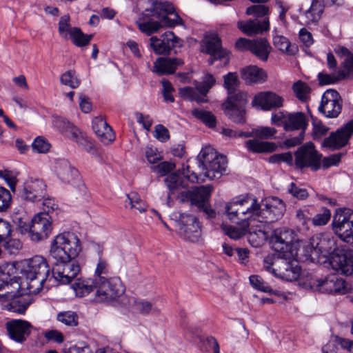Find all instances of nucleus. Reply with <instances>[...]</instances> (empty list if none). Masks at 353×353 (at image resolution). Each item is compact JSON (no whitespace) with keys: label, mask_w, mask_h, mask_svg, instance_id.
Masks as SVG:
<instances>
[{"label":"nucleus","mask_w":353,"mask_h":353,"mask_svg":"<svg viewBox=\"0 0 353 353\" xmlns=\"http://www.w3.org/2000/svg\"><path fill=\"white\" fill-rule=\"evenodd\" d=\"M146 14L151 15L159 19V22L165 28H174L183 26V21L176 12L173 4L168 1H152L151 6L145 10Z\"/></svg>","instance_id":"obj_7"},{"label":"nucleus","mask_w":353,"mask_h":353,"mask_svg":"<svg viewBox=\"0 0 353 353\" xmlns=\"http://www.w3.org/2000/svg\"><path fill=\"white\" fill-rule=\"evenodd\" d=\"M56 262L52 268V276L62 284H68L74 279L80 272V266L74 259L59 260L54 259Z\"/></svg>","instance_id":"obj_12"},{"label":"nucleus","mask_w":353,"mask_h":353,"mask_svg":"<svg viewBox=\"0 0 353 353\" xmlns=\"http://www.w3.org/2000/svg\"><path fill=\"white\" fill-rule=\"evenodd\" d=\"M136 23L139 30L147 35H151L157 32L161 28H165L161 22L154 20H149L144 22L137 21Z\"/></svg>","instance_id":"obj_47"},{"label":"nucleus","mask_w":353,"mask_h":353,"mask_svg":"<svg viewBox=\"0 0 353 353\" xmlns=\"http://www.w3.org/2000/svg\"><path fill=\"white\" fill-rule=\"evenodd\" d=\"M179 235L184 239L196 242L201 236V225L197 219L188 214H181L178 221Z\"/></svg>","instance_id":"obj_18"},{"label":"nucleus","mask_w":353,"mask_h":353,"mask_svg":"<svg viewBox=\"0 0 353 353\" xmlns=\"http://www.w3.org/2000/svg\"><path fill=\"white\" fill-rule=\"evenodd\" d=\"M2 292H0V303H3L5 301L10 299V298L18 294L20 289V284L18 281H12L9 278L5 283V285L2 288Z\"/></svg>","instance_id":"obj_39"},{"label":"nucleus","mask_w":353,"mask_h":353,"mask_svg":"<svg viewBox=\"0 0 353 353\" xmlns=\"http://www.w3.org/2000/svg\"><path fill=\"white\" fill-rule=\"evenodd\" d=\"M243 202L250 201L254 205L256 214L253 216V221H257L261 223L275 222L284 214L285 212V205L284 202L278 197L267 198L264 203L260 204L258 199L253 196H242Z\"/></svg>","instance_id":"obj_3"},{"label":"nucleus","mask_w":353,"mask_h":353,"mask_svg":"<svg viewBox=\"0 0 353 353\" xmlns=\"http://www.w3.org/2000/svg\"><path fill=\"white\" fill-rule=\"evenodd\" d=\"M332 226L334 232L343 241H353V210L350 208L337 210Z\"/></svg>","instance_id":"obj_10"},{"label":"nucleus","mask_w":353,"mask_h":353,"mask_svg":"<svg viewBox=\"0 0 353 353\" xmlns=\"http://www.w3.org/2000/svg\"><path fill=\"white\" fill-rule=\"evenodd\" d=\"M237 27L244 34L252 37L256 34H262L270 30L269 17H265L263 20L250 19L244 22L239 21L237 22Z\"/></svg>","instance_id":"obj_27"},{"label":"nucleus","mask_w":353,"mask_h":353,"mask_svg":"<svg viewBox=\"0 0 353 353\" xmlns=\"http://www.w3.org/2000/svg\"><path fill=\"white\" fill-rule=\"evenodd\" d=\"M92 129L104 144H108L114 140L112 128L101 117H95L92 120Z\"/></svg>","instance_id":"obj_31"},{"label":"nucleus","mask_w":353,"mask_h":353,"mask_svg":"<svg viewBox=\"0 0 353 353\" xmlns=\"http://www.w3.org/2000/svg\"><path fill=\"white\" fill-rule=\"evenodd\" d=\"M296 256L297 253L291 252L268 255L263 259V268L281 279L296 281L301 275V268Z\"/></svg>","instance_id":"obj_2"},{"label":"nucleus","mask_w":353,"mask_h":353,"mask_svg":"<svg viewBox=\"0 0 353 353\" xmlns=\"http://www.w3.org/2000/svg\"><path fill=\"white\" fill-rule=\"evenodd\" d=\"M295 234L292 230L287 228L275 229L270 237V244L275 254L291 252L296 253L293 249Z\"/></svg>","instance_id":"obj_13"},{"label":"nucleus","mask_w":353,"mask_h":353,"mask_svg":"<svg viewBox=\"0 0 353 353\" xmlns=\"http://www.w3.org/2000/svg\"><path fill=\"white\" fill-rule=\"evenodd\" d=\"M277 130L274 128L271 127H258L252 130V134L260 139H274Z\"/></svg>","instance_id":"obj_52"},{"label":"nucleus","mask_w":353,"mask_h":353,"mask_svg":"<svg viewBox=\"0 0 353 353\" xmlns=\"http://www.w3.org/2000/svg\"><path fill=\"white\" fill-rule=\"evenodd\" d=\"M32 149L38 153H46L50 148V144L43 137H37L32 144Z\"/></svg>","instance_id":"obj_60"},{"label":"nucleus","mask_w":353,"mask_h":353,"mask_svg":"<svg viewBox=\"0 0 353 353\" xmlns=\"http://www.w3.org/2000/svg\"><path fill=\"white\" fill-rule=\"evenodd\" d=\"M205 176L211 180L219 179L225 172L227 159L225 156L218 155L210 146L203 148L199 154Z\"/></svg>","instance_id":"obj_8"},{"label":"nucleus","mask_w":353,"mask_h":353,"mask_svg":"<svg viewBox=\"0 0 353 353\" xmlns=\"http://www.w3.org/2000/svg\"><path fill=\"white\" fill-rule=\"evenodd\" d=\"M215 84V79L212 74H207L202 82L196 85V90L191 87H184L179 89V94L184 99L197 103H203L206 100L204 97L210 89Z\"/></svg>","instance_id":"obj_16"},{"label":"nucleus","mask_w":353,"mask_h":353,"mask_svg":"<svg viewBox=\"0 0 353 353\" xmlns=\"http://www.w3.org/2000/svg\"><path fill=\"white\" fill-rule=\"evenodd\" d=\"M346 77L344 71H339L337 74H328L320 72L318 74L319 84L321 85L333 84Z\"/></svg>","instance_id":"obj_49"},{"label":"nucleus","mask_w":353,"mask_h":353,"mask_svg":"<svg viewBox=\"0 0 353 353\" xmlns=\"http://www.w3.org/2000/svg\"><path fill=\"white\" fill-rule=\"evenodd\" d=\"M3 242H5L3 245L5 250L10 254L17 253L22 248V244L19 239H11L10 236Z\"/></svg>","instance_id":"obj_62"},{"label":"nucleus","mask_w":353,"mask_h":353,"mask_svg":"<svg viewBox=\"0 0 353 353\" xmlns=\"http://www.w3.org/2000/svg\"><path fill=\"white\" fill-rule=\"evenodd\" d=\"M308 123L305 114L302 112H286L284 130L285 131H305Z\"/></svg>","instance_id":"obj_30"},{"label":"nucleus","mask_w":353,"mask_h":353,"mask_svg":"<svg viewBox=\"0 0 353 353\" xmlns=\"http://www.w3.org/2000/svg\"><path fill=\"white\" fill-rule=\"evenodd\" d=\"M330 210L326 208H323L321 212L313 217L312 221L314 225H324L330 221Z\"/></svg>","instance_id":"obj_59"},{"label":"nucleus","mask_w":353,"mask_h":353,"mask_svg":"<svg viewBox=\"0 0 353 353\" xmlns=\"http://www.w3.org/2000/svg\"><path fill=\"white\" fill-rule=\"evenodd\" d=\"M81 250L80 241L73 233L63 232L55 236L52 242L50 254L59 260L74 259Z\"/></svg>","instance_id":"obj_6"},{"label":"nucleus","mask_w":353,"mask_h":353,"mask_svg":"<svg viewBox=\"0 0 353 353\" xmlns=\"http://www.w3.org/2000/svg\"><path fill=\"white\" fill-rule=\"evenodd\" d=\"M338 276L332 274L327 276L323 280L318 281L316 290L321 292L333 294L334 290V283L337 282Z\"/></svg>","instance_id":"obj_44"},{"label":"nucleus","mask_w":353,"mask_h":353,"mask_svg":"<svg viewBox=\"0 0 353 353\" xmlns=\"http://www.w3.org/2000/svg\"><path fill=\"white\" fill-rule=\"evenodd\" d=\"M72 30H73V28H70L69 15H64L61 17L59 22V33L65 39H67L68 34L70 35Z\"/></svg>","instance_id":"obj_61"},{"label":"nucleus","mask_w":353,"mask_h":353,"mask_svg":"<svg viewBox=\"0 0 353 353\" xmlns=\"http://www.w3.org/2000/svg\"><path fill=\"white\" fill-rule=\"evenodd\" d=\"M271 49L272 48L268 40L261 38L253 40L251 52L261 60L265 61L268 59Z\"/></svg>","instance_id":"obj_35"},{"label":"nucleus","mask_w":353,"mask_h":353,"mask_svg":"<svg viewBox=\"0 0 353 353\" xmlns=\"http://www.w3.org/2000/svg\"><path fill=\"white\" fill-rule=\"evenodd\" d=\"M222 108L225 115L233 122L236 123H244L245 122V110L223 105Z\"/></svg>","instance_id":"obj_43"},{"label":"nucleus","mask_w":353,"mask_h":353,"mask_svg":"<svg viewBox=\"0 0 353 353\" xmlns=\"http://www.w3.org/2000/svg\"><path fill=\"white\" fill-rule=\"evenodd\" d=\"M251 285L256 290L263 292L279 295L278 291L274 290L272 287L258 275H252L249 278Z\"/></svg>","instance_id":"obj_45"},{"label":"nucleus","mask_w":353,"mask_h":353,"mask_svg":"<svg viewBox=\"0 0 353 353\" xmlns=\"http://www.w3.org/2000/svg\"><path fill=\"white\" fill-rule=\"evenodd\" d=\"M124 292V287L119 278H112L97 281L94 301L110 302L116 300Z\"/></svg>","instance_id":"obj_11"},{"label":"nucleus","mask_w":353,"mask_h":353,"mask_svg":"<svg viewBox=\"0 0 353 353\" xmlns=\"http://www.w3.org/2000/svg\"><path fill=\"white\" fill-rule=\"evenodd\" d=\"M295 96L301 101H306L310 97V88L301 81H298L292 85Z\"/></svg>","instance_id":"obj_48"},{"label":"nucleus","mask_w":353,"mask_h":353,"mask_svg":"<svg viewBox=\"0 0 353 353\" xmlns=\"http://www.w3.org/2000/svg\"><path fill=\"white\" fill-rule=\"evenodd\" d=\"M20 194L24 200L32 202L40 201L47 194L46 184L40 179H28L25 181Z\"/></svg>","instance_id":"obj_23"},{"label":"nucleus","mask_w":353,"mask_h":353,"mask_svg":"<svg viewBox=\"0 0 353 353\" xmlns=\"http://www.w3.org/2000/svg\"><path fill=\"white\" fill-rule=\"evenodd\" d=\"M31 302L32 299L29 295L23 296L21 293H19L10 298V299H9L8 301H5L2 305L5 309L10 312L23 314Z\"/></svg>","instance_id":"obj_32"},{"label":"nucleus","mask_w":353,"mask_h":353,"mask_svg":"<svg viewBox=\"0 0 353 353\" xmlns=\"http://www.w3.org/2000/svg\"><path fill=\"white\" fill-rule=\"evenodd\" d=\"M125 205V208L130 206V209L137 210L140 213L145 212L148 207L145 202L135 192H132L127 194Z\"/></svg>","instance_id":"obj_40"},{"label":"nucleus","mask_w":353,"mask_h":353,"mask_svg":"<svg viewBox=\"0 0 353 353\" xmlns=\"http://www.w3.org/2000/svg\"><path fill=\"white\" fill-rule=\"evenodd\" d=\"M211 192V187L200 186L193 190L182 191L178 198L181 202L190 201L192 205L201 208L208 201Z\"/></svg>","instance_id":"obj_26"},{"label":"nucleus","mask_w":353,"mask_h":353,"mask_svg":"<svg viewBox=\"0 0 353 353\" xmlns=\"http://www.w3.org/2000/svg\"><path fill=\"white\" fill-rule=\"evenodd\" d=\"M270 14V9L268 6L265 5H253L250 6L246 9V14L252 15L258 18L261 17H269L268 15Z\"/></svg>","instance_id":"obj_53"},{"label":"nucleus","mask_w":353,"mask_h":353,"mask_svg":"<svg viewBox=\"0 0 353 353\" xmlns=\"http://www.w3.org/2000/svg\"><path fill=\"white\" fill-rule=\"evenodd\" d=\"M6 328L11 340L23 344L32 334L34 327L28 321L12 319L6 323Z\"/></svg>","instance_id":"obj_19"},{"label":"nucleus","mask_w":353,"mask_h":353,"mask_svg":"<svg viewBox=\"0 0 353 353\" xmlns=\"http://www.w3.org/2000/svg\"><path fill=\"white\" fill-rule=\"evenodd\" d=\"M241 77L246 85L262 84L267 81L268 74L265 70L256 65H248L243 68Z\"/></svg>","instance_id":"obj_28"},{"label":"nucleus","mask_w":353,"mask_h":353,"mask_svg":"<svg viewBox=\"0 0 353 353\" xmlns=\"http://www.w3.org/2000/svg\"><path fill=\"white\" fill-rule=\"evenodd\" d=\"M73 43L78 47H83L88 45L92 38V35L85 34L78 28H73L70 35Z\"/></svg>","instance_id":"obj_46"},{"label":"nucleus","mask_w":353,"mask_h":353,"mask_svg":"<svg viewBox=\"0 0 353 353\" xmlns=\"http://www.w3.org/2000/svg\"><path fill=\"white\" fill-rule=\"evenodd\" d=\"M29 230L32 241L38 242L47 239L52 230L51 216L47 213L37 214L32 218Z\"/></svg>","instance_id":"obj_15"},{"label":"nucleus","mask_w":353,"mask_h":353,"mask_svg":"<svg viewBox=\"0 0 353 353\" xmlns=\"http://www.w3.org/2000/svg\"><path fill=\"white\" fill-rule=\"evenodd\" d=\"M340 99L341 97L336 90H327L322 96L319 110L328 118L338 117L341 111Z\"/></svg>","instance_id":"obj_21"},{"label":"nucleus","mask_w":353,"mask_h":353,"mask_svg":"<svg viewBox=\"0 0 353 353\" xmlns=\"http://www.w3.org/2000/svg\"><path fill=\"white\" fill-rule=\"evenodd\" d=\"M248 103V93L245 92L238 91L228 93V97L223 105L228 107L236 108L245 110V105Z\"/></svg>","instance_id":"obj_36"},{"label":"nucleus","mask_w":353,"mask_h":353,"mask_svg":"<svg viewBox=\"0 0 353 353\" xmlns=\"http://www.w3.org/2000/svg\"><path fill=\"white\" fill-rule=\"evenodd\" d=\"M239 84L238 75L236 72H229L223 76V86L228 94L234 92Z\"/></svg>","instance_id":"obj_54"},{"label":"nucleus","mask_w":353,"mask_h":353,"mask_svg":"<svg viewBox=\"0 0 353 353\" xmlns=\"http://www.w3.org/2000/svg\"><path fill=\"white\" fill-rule=\"evenodd\" d=\"M153 172L164 176L175 168V164L168 161H163L151 168Z\"/></svg>","instance_id":"obj_63"},{"label":"nucleus","mask_w":353,"mask_h":353,"mask_svg":"<svg viewBox=\"0 0 353 353\" xmlns=\"http://www.w3.org/2000/svg\"><path fill=\"white\" fill-rule=\"evenodd\" d=\"M203 52L211 57L208 61L210 65H212L216 60L225 59L229 61V52L222 48L221 39L214 34L205 37L203 44Z\"/></svg>","instance_id":"obj_22"},{"label":"nucleus","mask_w":353,"mask_h":353,"mask_svg":"<svg viewBox=\"0 0 353 353\" xmlns=\"http://www.w3.org/2000/svg\"><path fill=\"white\" fill-rule=\"evenodd\" d=\"M340 340H342V338L335 336L334 339L329 341V342L322 347V353H337L339 350L338 346H341Z\"/></svg>","instance_id":"obj_64"},{"label":"nucleus","mask_w":353,"mask_h":353,"mask_svg":"<svg viewBox=\"0 0 353 353\" xmlns=\"http://www.w3.org/2000/svg\"><path fill=\"white\" fill-rule=\"evenodd\" d=\"M324 10V5L319 0H313L309 10L305 12V17L309 22L316 23L321 19Z\"/></svg>","instance_id":"obj_41"},{"label":"nucleus","mask_w":353,"mask_h":353,"mask_svg":"<svg viewBox=\"0 0 353 353\" xmlns=\"http://www.w3.org/2000/svg\"><path fill=\"white\" fill-rule=\"evenodd\" d=\"M54 172L64 183L74 185L80 179L79 171L65 159H58L54 161Z\"/></svg>","instance_id":"obj_25"},{"label":"nucleus","mask_w":353,"mask_h":353,"mask_svg":"<svg viewBox=\"0 0 353 353\" xmlns=\"http://www.w3.org/2000/svg\"><path fill=\"white\" fill-rule=\"evenodd\" d=\"M57 319L61 323L69 326L74 327L78 325V316L77 314L72 311H65L58 313Z\"/></svg>","instance_id":"obj_51"},{"label":"nucleus","mask_w":353,"mask_h":353,"mask_svg":"<svg viewBox=\"0 0 353 353\" xmlns=\"http://www.w3.org/2000/svg\"><path fill=\"white\" fill-rule=\"evenodd\" d=\"M110 276V270L108 262L99 259L94 271V279L95 281H100L105 279H112Z\"/></svg>","instance_id":"obj_42"},{"label":"nucleus","mask_w":353,"mask_h":353,"mask_svg":"<svg viewBox=\"0 0 353 353\" xmlns=\"http://www.w3.org/2000/svg\"><path fill=\"white\" fill-rule=\"evenodd\" d=\"M256 210L254 203L250 201L243 202L241 197L235 198L226 203L227 218L241 227L223 225L222 230L224 233L233 239H238L244 236L248 232L250 222L253 221Z\"/></svg>","instance_id":"obj_1"},{"label":"nucleus","mask_w":353,"mask_h":353,"mask_svg":"<svg viewBox=\"0 0 353 353\" xmlns=\"http://www.w3.org/2000/svg\"><path fill=\"white\" fill-rule=\"evenodd\" d=\"M265 239V233L261 230L250 232L248 236L249 243L254 248L261 247L264 243Z\"/></svg>","instance_id":"obj_55"},{"label":"nucleus","mask_w":353,"mask_h":353,"mask_svg":"<svg viewBox=\"0 0 353 353\" xmlns=\"http://www.w3.org/2000/svg\"><path fill=\"white\" fill-rule=\"evenodd\" d=\"M165 183L169 190L168 195V201L169 202L171 199L172 195L179 193L180 194L181 190L185 188L183 181L180 176L176 173H172L168 175L164 179Z\"/></svg>","instance_id":"obj_37"},{"label":"nucleus","mask_w":353,"mask_h":353,"mask_svg":"<svg viewBox=\"0 0 353 353\" xmlns=\"http://www.w3.org/2000/svg\"><path fill=\"white\" fill-rule=\"evenodd\" d=\"M353 134V119L349 121L336 132H332L325 138L322 146L331 150H336L345 146Z\"/></svg>","instance_id":"obj_17"},{"label":"nucleus","mask_w":353,"mask_h":353,"mask_svg":"<svg viewBox=\"0 0 353 353\" xmlns=\"http://www.w3.org/2000/svg\"><path fill=\"white\" fill-rule=\"evenodd\" d=\"M283 103L284 99L281 96L272 91H263L254 95L252 105L264 111H269L283 107Z\"/></svg>","instance_id":"obj_24"},{"label":"nucleus","mask_w":353,"mask_h":353,"mask_svg":"<svg viewBox=\"0 0 353 353\" xmlns=\"http://www.w3.org/2000/svg\"><path fill=\"white\" fill-rule=\"evenodd\" d=\"M60 81L63 85L68 86L72 89L77 88L80 84V81L75 76L74 71L72 70H68L62 74Z\"/></svg>","instance_id":"obj_56"},{"label":"nucleus","mask_w":353,"mask_h":353,"mask_svg":"<svg viewBox=\"0 0 353 353\" xmlns=\"http://www.w3.org/2000/svg\"><path fill=\"white\" fill-rule=\"evenodd\" d=\"M50 269L46 259L41 256L32 258L24 270L27 289L30 293L37 294L43 288L50 274Z\"/></svg>","instance_id":"obj_5"},{"label":"nucleus","mask_w":353,"mask_h":353,"mask_svg":"<svg viewBox=\"0 0 353 353\" xmlns=\"http://www.w3.org/2000/svg\"><path fill=\"white\" fill-rule=\"evenodd\" d=\"M337 241L331 234L320 233L313 235L310 243L305 247L308 252L305 256L312 262L321 263V259L326 261L340 249L337 247Z\"/></svg>","instance_id":"obj_4"},{"label":"nucleus","mask_w":353,"mask_h":353,"mask_svg":"<svg viewBox=\"0 0 353 353\" xmlns=\"http://www.w3.org/2000/svg\"><path fill=\"white\" fill-rule=\"evenodd\" d=\"M96 283L94 279L79 278L72 285V288L77 296L83 297L95 290Z\"/></svg>","instance_id":"obj_33"},{"label":"nucleus","mask_w":353,"mask_h":353,"mask_svg":"<svg viewBox=\"0 0 353 353\" xmlns=\"http://www.w3.org/2000/svg\"><path fill=\"white\" fill-rule=\"evenodd\" d=\"M330 267L338 274L350 276L353 273V252L339 250L328 259Z\"/></svg>","instance_id":"obj_20"},{"label":"nucleus","mask_w":353,"mask_h":353,"mask_svg":"<svg viewBox=\"0 0 353 353\" xmlns=\"http://www.w3.org/2000/svg\"><path fill=\"white\" fill-rule=\"evenodd\" d=\"M273 44L279 51L288 55H294L299 50L296 44H292L288 38L282 35L274 36Z\"/></svg>","instance_id":"obj_38"},{"label":"nucleus","mask_w":353,"mask_h":353,"mask_svg":"<svg viewBox=\"0 0 353 353\" xmlns=\"http://www.w3.org/2000/svg\"><path fill=\"white\" fill-rule=\"evenodd\" d=\"M133 310L143 315H147L152 309V305L150 302L142 299H133Z\"/></svg>","instance_id":"obj_57"},{"label":"nucleus","mask_w":353,"mask_h":353,"mask_svg":"<svg viewBox=\"0 0 353 353\" xmlns=\"http://www.w3.org/2000/svg\"><path fill=\"white\" fill-rule=\"evenodd\" d=\"M183 64V60L179 58L160 57L154 61L152 71L159 75L172 74L179 65Z\"/></svg>","instance_id":"obj_29"},{"label":"nucleus","mask_w":353,"mask_h":353,"mask_svg":"<svg viewBox=\"0 0 353 353\" xmlns=\"http://www.w3.org/2000/svg\"><path fill=\"white\" fill-rule=\"evenodd\" d=\"M192 114L194 117L201 120L208 127H215L216 119L210 112L199 109H194L192 111Z\"/></svg>","instance_id":"obj_50"},{"label":"nucleus","mask_w":353,"mask_h":353,"mask_svg":"<svg viewBox=\"0 0 353 353\" xmlns=\"http://www.w3.org/2000/svg\"><path fill=\"white\" fill-rule=\"evenodd\" d=\"M12 196L9 190L0 187V212H6L10 207Z\"/></svg>","instance_id":"obj_58"},{"label":"nucleus","mask_w":353,"mask_h":353,"mask_svg":"<svg viewBox=\"0 0 353 353\" xmlns=\"http://www.w3.org/2000/svg\"><path fill=\"white\" fill-rule=\"evenodd\" d=\"M322 154L315 148L312 142L300 146L294 153V164L298 169L310 168L317 171L321 165Z\"/></svg>","instance_id":"obj_9"},{"label":"nucleus","mask_w":353,"mask_h":353,"mask_svg":"<svg viewBox=\"0 0 353 353\" xmlns=\"http://www.w3.org/2000/svg\"><path fill=\"white\" fill-rule=\"evenodd\" d=\"M245 146L249 151L255 153L272 152L277 148L274 143L261 141L257 139L248 140L245 142Z\"/></svg>","instance_id":"obj_34"},{"label":"nucleus","mask_w":353,"mask_h":353,"mask_svg":"<svg viewBox=\"0 0 353 353\" xmlns=\"http://www.w3.org/2000/svg\"><path fill=\"white\" fill-rule=\"evenodd\" d=\"M183 43V40L172 31L165 32L159 37H152L150 39V46L157 54H168L176 48L182 47Z\"/></svg>","instance_id":"obj_14"}]
</instances>
